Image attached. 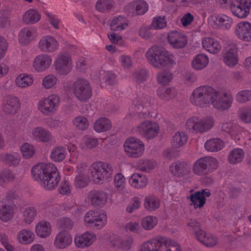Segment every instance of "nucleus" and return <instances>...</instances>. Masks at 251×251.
I'll list each match as a JSON object with an SVG mask.
<instances>
[{"label": "nucleus", "mask_w": 251, "mask_h": 251, "mask_svg": "<svg viewBox=\"0 0 251 251\" xmlns=\"http://www.w3.org/2000/svg\"><path fill=\"white\" fill-rule=\"evenodd\" d=\"M89 178L83 173L76 176L75 178L74 185L77 188H82L88 185Z\"/></svg>", "instance_id": "bf43d9fd"}, {"label": "nucleus", "mask_w": 251, "mask_h": 251, "mask_svg": "<svg viewBox=\"0 0 251 251\" xmlns=\"http://www.w3.org/2000/svg\"><path fill=\"white\" fill-rule=\"evenodd\" d=\"M168 41L173 48L177 49L184 48L188 42L187 36L177 31H173L168 34Z\"/></svg>", "instance_id": "5701e85b"}, {"label": "nucleus", "mask_w": 251, "mask_h": 251, "mask_svg": "<svg viewBox=\"0 0 251 251\" xmlns=\"http://www.w3.org/2000/svg\"><path fill=\"white\" fill-rule=\"evenodd\" d=\"M59 44L52 36L45 35L42 37L37 44V48L44 52H52L58 49Z\"/></svg>", "instance_id": "412c9836"}, {"label": "nucleus", "mask_w": 251, "mask_h": 251, "mask_svg": "<svg viewBox=\"0 0 251 251\" xmlns=\"http://www.w3.org/2000/svg\"><path fill=\"white\" fill-rule=\"evenodd\" d=\"M31 133L32 137L39 142L47 143L52 139L50 132L43 126H39L33 128Z\"/></svg>", "instance_id": "7c9ffc66"}, {"label": "nucleus", "mask_w": 251, "mask_h": 251, "mask_svg": "<svg viewBox=\"0 0 251 251\" xmlns=\"http://www.w3.org/2000/svg\"><path fill=\"white\" fill-rule=\"evenodd\" d=\"M225 64L229 68H233L238 63V48L236 45H229L225 50L223 55Z\"/></svg>", "instance_id": "aec40b11"}, {"label": "nucleus", "mask_w": 251, "mask_h": 251, "mask_svg": "<svg viewBox=\"0 0 251 251\" xmlns=\"http://www.w3.org/2000/svg\"><path fill=\"white\" fill-rule=\"evenodd\" d=\"M36 33L35 29L26 28L21 30L19 34V41L24 45L28 44L36 37Z\"/></svg>", "instance_id": "4c0bfd02"}, {"label": "nucleus", "mask_w": 251, "mask_h": 251, "mask_svg": "<svg viewBox=\"0 0 251 251\" xmlns=\"http://www.w3.org/2000/svg\"><path fill=\"white\" fill-rule=\"evenodd\" d=\"M128 183L132 187L142 190L147 187L149 180L147 175L140 173H134L129 176Z\"/></svg>", "instance_id": "b1692460"}, {"label": "nucleus", "mask_w": 251, "mask_h": 251, "mask_svg": "<svg viewBox=\"0 0 251 251\" xmlns=\"http://www.w3.org/2000/svg\"><path fill=\"white\" fill-rule=\"evenodd\" d=\"M133 243L131 237L121 241L119 237H115L111 241V245L123 251H128L130 249Z\"/></svg>", "instance_id": "79ce46f5"}, {"label": "nucleus", "mask_w": 251, "mask_h": 251, "mask_svg": "<svg viewBox=\"0 0 251 251\" xmlns=\"http://www.w3.org/2000/svg\"><path fill=\"white\" fill-rule=\"evenodd\" d=\"M35 238L34 233L26 228H22L17 233L16 239L17 242L23 245H27L32 243Z\"/></svg>", "instance_id": "c85d7f7f"}, {"label": "nucleus", "mask_w": 251, "mask_h": 251, "mask_svg": "<svg viewBox=\"0 0 251 251\" xmlns=\"http://www.w3.org/2000/svg\"><path fill=\"white\" fill-rule=\"evenodd\" d=\"M20 156L18 153L0 154V161L5 162L10 165H15L19 163Z\"/></svg>", "instance_id": "864d4df0"}, {"label": "nucleus", "mask_w": 251, "mask_h": 251, "mask_svg": "<svg viewBox=\"0 0 251 251\" xmlns=\"http://www.w3.org/2000/svg\"><path fill=\"white\" fill-rule=\"evenodd\" d=\"M84 222L87 226L93 224L95 226L101 228L106 224L107 216L102 211L90 210L85 214Z\"/></svg>", "instance_id": "dca6fc26"}, {"label": "nucleus", "mask_w": 251, "mask_h": 251, "mask_svg": "<svg viewBox=\"0 0 251 251\" xmlns=\"http://www.w3.org/2000/svg\"><path fill=\"white\" fill-rule=\"evenodd\" d=\"M73 242L71 233L67 230H61L55 236L54 246L59 249H65L70 246Z\"/></svg>", "instance_id": "393cba45"}, {"label": "nucleus", "mask_w": 251, "mask_h": 251, "mask_svg": "<svg viewBox=\"0 0 251 251\" xmlns=\"http://www.w3.org/2000/svg\"><path fill=\"white\" fill-rule=\"evenodd\" d=\"M237 102L241 103H245L251 100V90L244 89L239 91L235 97Z\"/></svg>", "instance_id": "680f3d73"}, {"label": "nucleus", "mask_w": 251, "mask_h": 251, "mask_svg": "<svg viewBox=\"0 0 251 251\" xmlns=\"http://www.w3.org/2000/svg\"><path fill=\"white\" fill-rule=\"evenodd\" d=\"M209 24L215 28L229 29L233 21L231 17L225 14L214 15L208 19Z\"/></svg>", "instance_id": "6ab92c4d"}, {"label": "nucleus", "mask_w": 251, "mask_h": 251, "mask_svg": "<svg viewBox=\"0 0 251 251\" xmlns=\"http://www.w3.org/2000/svg\"><path fill=\"white\" fill-rule=\"evenodd\" d=\"M211 99L210 104L213 107L220 111H225L228 109L231 105L233 98L230 93L224 92L220 95L216 91V96Z\"/></svg>", "instance_id": "2eb2a0df"}, {"label": "nucleus", "mask_w": 251, "mask_h": 251, "mask_svg": "<svg viewBox=\"0 0 251 251\" xmlns=\"http://www.w3.org/2000/svg\"><path fill=\"white\" fill-rule=\"evenodd\" d=\"M232 14L239 19H245L251 12V0H237L230 4Z\"/></svg>", "instance_id": "ddd939ff"}, {"label": "nucleus", "mask_w": 251, "mask_h": 251, "mask_svg": "<svg viewBox=\"0 0 251 251\" xmlns=\"http://www.w3.org/2000/svg\"><path fill=\"white\" fill-rule=\"evenodd\" d=\"M37 214V209L33 206L25 208L22 213V221L27 225L31 224L35 220Z\"/></svg>", "instance_id": "37998d69"}, {"label": "nucleus", "mask_w": 251, "mask_h": 251, "mask_svg": "<svg viewBox=\"0 0 251 251\" xmlns=\"http://www.w3.org/2000/svg\"><path fill=\"white\" fill-rule=\"evenodd\" d=\"M53 65L57 73L60 75L69 74L73 67L70 53L66 51L59 53L54 59Z\"/></svg>", "instance_id": "f8f14e48"}, {"label": "nucleus", "mask_w": 251, "mask_h": 251, "mask_svg": "<svg viewBox=\"0 0 251 251\" xmlns=\"http://www.w3.org/2000/svg\"><path fill=\"white\" fill-rule=\"evenodd\" d=\"M58 81V79L53 75L50 74L46 76L42 81V85L46 89L54 88Z\"/></svg>", "instance_id": "4d7b16f0"}, {"label": "nucleus", "mask_w": 251, "mask_h": 251, "mask_svg": "<svg viewBox=\"0 0 251 251\" xmlns=\"http://www.w3.org/2000/svg\"><path fill=\"white\" fill-rule=\"evenodd\" d=\"M218 167V161L212 156L201 157L193 164V173L199 176L205 175L216 170Z\"/></svg>", "instance_id": "1a4fd4ad"}, {"label": "nucleus", "mask_w": 251, "mask_h": 251, "mask_svg": "<svg viewBox=\"0 0 251 251\" xmlns=\"http://www.w3.org/2000/svg\"><path fill=\"white\" fill-rule=\"evenodd\" d=\"M88 198L94 205H101L106 203L107 200L106 194L103 191H92Z\"/></svg>", "instance_id": "a19ab883"}, {"label": "nucleus", "mask_w": 251, "mask_h": 251, "mask_svg": "<svg viewBox=\"0 0 251 251\" xmlns=\"http://www.w3.org/2000/svg\"><path fill=\"white\" fill-rule=\"evenodd\" d=\"M173 79V74L167 71L158 73L156 75V80L158 84L166 86L170 83Z\"/></svg>", "instance_id": "8fccbe9b"}, {"label": "nucleus", "mask_w": 251, "mask_h": 251, "mask_svg": "<svg viewBox=\"0 0 251 251\" xmlns=\"http://www.w3.org/2000/svg\"><path fill=\"white\" fill-rule=\"evenodd\" d=\"M234 33L241 40L251 41V23L248 21L240 22L235 26Z\"/></svg>", "instance_id": "4be33fe9"}, {"label": "nucleus", "mask_w": 251, "mask_h": 251, "mask_svg": "<svg viewBox=\"0 0 251 251\" xmlns=\"http://www.w3.org/2000/svg\"><path fill=\"white\" fill-rule=\"evenodd\" d=\"M74 94L80 100H86L92 95V90L88 81L79 79L75 82L73 88Z\"/></svg>", "instance_id": "4468645a"}, {"label": "nucleus", "mask_w": 251, "mask_h": 251, "mask_svg": "<svg viewBox=\"0 0 251 251\" xmlns=\"http://www.w3.org/2000/svg\"><path fill=\"white\" fill-rule=\"evenodd\" d=\"M15 213L14 206L7 203H3L0 208V220L7 223L11 220Z\"/></svg>", "instance_id": "72a5a7b5"}, {"label": "nucleus", "mask_w": 251, "mask_h": 251, "mask_svg": "<svg viewBox=\"0 0 251 251\" xmlns=\"http://www.w3.org/2000/svg\"><path fill=\"white\" fill-rule=\"evenodd\" d=\"M245 157L244 150L240 148H235L230 151L227 155L228 162L232 165H236L242 162Z\"/></svg>", "instance_id": "58836bf2"}, {"label": "nucleus", "mask_w": 251, "mask_h": 251, "mask_svg": "<svg viewBox=\"0 0 251 251\" xmlns=\"http://www.w3.org/2000/svg\"><path fill=\"white\" fill-rule=\"evenodd\" d=\"M216 91L209 86H201L195 89L190 97L191 103L200 108L208 106Z\"/></svg>", "instance_id": "20e7f679"}, {"label": "nucleus", "mask_w": 251, "mask_h": 251, "mask_svg": "<svg viewBox=\"0 0 251 251\" xmlns=\"http://www.w3.org/2000/svg\"><path fill=\"white\" fill-rule=\"evenodd\" d=\"M221 128L225 131L229 133L236 143L240 140L242 129L238 126L233 125L231 123H225L222 124Z\"/></svg>", "instance_id": "f704fd0d"}, {"label": "nucleus", "mask_w": 251, "mask_h": 251, "mask_svg": "<svg viewBox=\"0 0 251 251\" xmlns=\"http://www.w3.org/2000/svg\"><path fill=\"white\" fill-rule=\"evenodd\" d=\"M113 5L112 0H98L96 4V8L98 11L103 12L111 8Z\"/></svg>", "instance_id": "338daca9"}, {"label": "nucleus", "mask_w": 251, "mask_h": 251, "mask_svg": "<svg viewBox=\"0 0 251 251\" xmlns=\"http://www.w3.org/2000/svg\"><path fill=\"white\" fill-rule=\"evenodd\" d=\"M189 231L196 239L205 246L212 247L218 243L217 237L210 233H207L201 228L199 223L194 220H191L188 223Z\"/></svg>", "instance_id": "423d86ee"}, {"label": "nucleus", "mask_w": 251, "mask_h": 251, "mask_svg": "<svg viewBox=\"0 0 251 251\" xmlns=\"http://www.w3.org/2000/svg\"><path fill=\"white\" fill-rule=\"evenodd\" d=\"M160 131L159 124L152 120L143 121L134 128V131L142 137L151 140L157 137Z\"/></svg>", "instance_id": "9d476101"}, {"label": "nucleus", "mask_w": 251, "mask_h": 251, "mask_svg": "<svg viewBox=\"0 0 251 251\" xmlns=\"http://www.w3.org/2000/svg\"><path fill=\"white\" fill-rule=\"evenodd\" d=\"M208 56L204 53L196 55L191 61V66L195 70H201L205 68L209 64Z\"/></svg>", "instance_id": "c9c22d12"}, {"label": "nucleus", "mask_w": 251, "mask_h": 251, "mask_svg": "<svg viewBox=\"0 0 251 251\" xmlns=\"http://www.w3.org/2000/svg\"><path fill=\"white\" fill-rule=\"evenodd\" d=\"M73 125L78 129L85 130L89 126V122L87 119L83 116L75 117L73 120Z\"/></svg>", "instance_id": "13d9d810"}, {"label": "nucleus", "mask_w": 251, "mask_h": 251, "mask_svg": "<svg viewBox=\"0 0 251 251\" xmlns=\"http://www.w3.org/2000/svg\"><path fill=\"white\" fill-rule=\"evenodd\" d=\"M34 231L37 237L45 239L51 235L52 229L51 224L49 221L42 220L35 225Z\"/></svg>", "instance_id": "bb28decb"}, {"label": "nucleus", "mask_w": 251, "mask_h": 251, "mask_svg": "<svg viewBox=\"0 0 251 251\" xmlns=\"http://www.w3.org/2000/svg\"><path fill=\"white\" fill-rule=\"evenodd\" d=\"M239 119L245 123H251V107L241 109L238 114Z\"/></svg>", "instance_id": "774afa93"}, {"label": "nucleus", "mask_w": 251, "mask_h": 251, "mask_svg": "<svg viewBox=\"0 0 251 251\" xmlns=\"http://www.w3.org/2000/svg\"><path fill=\"white\" fill-rule=\"evenodd\" d=\"M138 251H182L174 240L166 237H157L143 242Z\"/></svg>", "instance_id": "f03ea898"}, {"label": "nucleus", "mask_w": 251, "mask_h": 251, "mask_svg": "<svg viewBox=\"0 0 251 251\" xmlns=\"http://www.w3.org/2000/svg\"><path fill=\"white\" fill-rule=\"evenodd\" d=\"M123 150L128 157L138 158L144 155L145 152V145L140 138L130 136L125 140Z\"/></svg>", "instance_id": "6e6552de"}, {"label": "nucleus", "mask_w": 251, "mask_h": 251, "mask_svg": "<svg viewBox=\"0 0 251 251\" xmlns=\"http://www.w3.org/2000/svg\"><path fill=\"white\" fill-rule=\"evenodd\" d=\"M167 26V22L165 16H157L154 17L151 22V28L160 29Z\"/></svg>", "instance_id": "0e129e2a"}, {"label": "nucleus", "mask_w": 251, "mask_h": 251, "mask_svg": "<svg viewBox=\"0 0 251 251\" xmlns=\"http://www.w3.org/2000/svg\"><path fill=\"white\" fill-rule=\"evenodd\" d=\"M34 82V78L32 75L22 73L15 78V83L19 88H25L31 86Z\"/></svg>", "instance_id": "e433bc0d"}, {"label": "nucleus", "mask_w": 251, "mask_h": 251, "mask_svg": "<svg viewBox=\"0 0 251 251\" xmlns=\"http://www.w3.org/2000/svg\"><path fill=\"white\" fill-rule=\"evenodd\" d=\"M112 124L111 120L105 117L98 118L94 123L93 129L97 133H103L111 129Z\"/></svg>", "instance_id": "2f4dec72"}, {"label": "nucleus", "mask_w": 251, "mask_h": 251, "mask_svg": "<svg viewBox=\"0 0 251 251\" xmlns=\"http://www.w3.org/2000/svg\"><path fill=\"white\" fill-rule=\"evenodd\" d=\"M109 25L113 31H122L127 28L129 21L125 16L119 15L113 18L110 21Z\"/></svg>", "instance_id": "c756f323"}, {"label": "nucleus", "mask_w": 251, "mask_h": 251, "mask_svg": "<svg viewBox=\"0 0 251 251\" xmlns=\"http://www.w3.org/2000/svg\"><path fill=\"white\" fill-rule=\"evenodd\" d=\"M131 6L135 7V12L137 15H143L146 13L149 9L148 3L142 0L135 1L130 4Z\"/></svg>", "instance_id": "6e6d98bb"}, {"label": "nucleus", "mask_w": 251, "mask_h": 251, "mask_svg": "<svg viewBox=\"0 0 251 251\" xmlns=\"http://www.w3.org/2000/svg\"><path fill=\"white\" fill-rule=\"evenodd\" d=\"M145 56L151 65L158 69L175 63L173 55L158 46H153L149 48Z\"/></svg>", "instance_id": "7ed1b4c3"}, {"label": "nucleus", "mask_w": 251, "mask_h": 251, "mask_svg": "<svg viewBox=\"0 0 251 251\" xmlns=\"http://www.w3.org/2000/svg\"><path fill=\"white\" fill-rule=\"evenodd\" d=\"M158 219L153 216H147L143 218L141 222L142 227L146 230H151L158 224Z\"/></svg>", "instance_id": "3c124183"}, {"label": "nucleus", "mask_w": 251, "mask_h": 251, "mask_svg": "<svg viewBox=\"0 0 251 251\" xmlns=\"http://www.w3.org/2000/svg\"><path fill=\"white\" fill-rule=\"evenodd\" d=\"M20 100L17 97L9 96L3 101L2 109L6 113L14 114L20 109Z\"/></svg>", "instance_id": "cd10ccee"}, {"label": "nucleus", "mask_w": 251, "mask_h": 251, "mask_svg": "<svg viewBox=\"0 0 251 251\" xmlns=\"http://www.w3.org/2000/svg\"><path fill=\"white\" fill-rule=\"evenodd\" d=\"M90 175L92 181L96 184H103L109 182L112 176V170L106 162L98 161L90 167Z\"/></svg>", "instance_id": "39448f33"}, {"label": "nucleus", "mask_w": 251, "mask_h": 251, "mask_svg": "<svg viewBox=\"0 0 251 251\" xmlns=\"http://www.w3.org/2000/svg\"><path fill=\"white\" fill-rule=\"evenodd\" d=\"M225 146L224 142L219 138H212L207 141L204 144L205 149L215 152L221 150Z\"/></svg>", "instance_id": "c03bdc74"}, {"label": "nucleus", "mask_w": 251, "mask_h": 251, "mask_svg": "<svg viewBox=\"0 0 251 251\" xmlns=\"http://www.w3.org/2000/svg\"><path fill=\"white\" fill-rule=\"evenodd\" d=\"M98 140L97 138L85 137L83 138L80 147L82 149H91L98 146Z\"/></svg>", "instance_id": "e2e57ef3"}, {"label": "nucleus", "mask_w": 251, "mask_h": 251, "mask_svg": "<svg viewBox=\"0 0 251 251\" xmlns=\"http://www.w3.org/2000/svg\"><path fill=\"white\" fill-rule=\"evenodd\" d=\"M41 19L40 14L35 10L30 9L23 15V20L27 24H35Z\"/></svg>", "instance_id": "49530a36"}, {"label": "nucleus", "mask_w": 251, "mask_h": 251, "mask_svg": "<svg viewBox=\"0 0 251 251\" xmlns=\"http://www.w3.org/2000/svg\"><path fill=\"white\" fill-rule=\"evenodd\" d=\"M187 141V136L184 132H177L173 136L171 144L175 148L182 147Z\"/></svg>", "instance_id": "de8ad7c7"}, {"label": "nucleus", "mask_w": 251, "mask_h": 251, "mask_svg": "<svg viewBox=\"0 0 251 251\" xmlns=\"http://www.w3.org/2000/svg\"><path fill=\"white\" fill-rule=\"evenodd\" d=\"M52 63V59L50 55L47 53H40L34 58L32 66L35 72L42 73L47 71Z\"/></svg>", "instance_id": "a211bd4d"}, {"label": "nucleus", "mask_w": 251, "mask_h": 251, "mask_svg": "<svg viewBox=\"0 0 251 251\" xmlns=\"http://www.w3.org/2000/svg\"><path fill=\"white\" fill-rule=\"evenodd\" d=\"M20 151L24 158L31 157L35 152L34 146L28 143H24L20 147Z\"/></svg>", "instance_id": "5fc2aeb1"}, {"label": "nucleus", "mask_w": 251, "mask_h": 251, "mask_svg": "<svg viewBox=\"0 0 251 251\" xmlns=\"http://www.w3.org/2000/svg\"><path fill=\"white\" fill-rule=\"evenodd\" d=\"M60 98L56 94H51L41 99L37 103V109L43 115L48 116L55 113L58 109Z\"/></svg>", "instance_id": "9b49d317"}, {"label": "nucleus", "mask_w": 251, "mask_h": 251, "mask_svg": "<svg viewBox=\"0 0 251 251\" xmlns=\"http://www.w3.org/2000/svg\"><path fill=\"white\" fill-rule=\"evenodd\" d=\"M214 124V118L211 116L203 118L193 116L187 120L185 126L192 132L204 133L210 130Z\"/></svg>", "instance_id": "0eeeda50"}, {"label": "nucleus", "mask_w": 251, "mask_h": 251, "mask_svg": "<svg viewBox=\"0 0 251 251\" xmlns=\"http://www.w3.org/2000/svg\"><path fill=\"white\" fill-rule=\"evenodd\" d=\"M187 165L183 162H174L170 167V171L175 176L180 177L185 174Z\"/></svg>", "instance_id": "09e8293b"}, {"label": "nucleus", "mask_w": 251, "mask_h": 251, "mask_svg": "<svg viewBox=\"0 0 251 251\" xmlns=\"http://www.w3.org/2000/svg\"><path fill=\"white\" fill-rule=\"evenodd\" d=\"M158 94L162 99L168 101L174 98L177 92L174 88L168 87L164 89L162 92L158 91Z\"/></svg>", "instance_id": "69168bd1"}, {"label": "nucleus", "mask_w": 251, "mask_h": 251, "mask_svg": "<svg viewBox=\"0 0 251 251\" xmlns=\"http://www.w3.org/2000/svg\"><path fill=\"white\" fill-rule=\"evenodd\" d=\"M97 240V235L93 231H87L76 233L74 238L75 247L79 249H86L92 246Z\"/></svg>", "instance_id": "f3484780"}, {"label": "nucleus", "mask_w": 251, "mask_h": 251, "mask_svg": "<svg viewBox=\"0 0 251 251\" xmlns=\"http://www.w3.org/2000/svg\"><path fill=\"white\" fill-rule=\"evenodd\" d=\"M201 45L206 51L214 54L219 53L222 49V45L218 40L209 36L202 38Z\"/></svg>", "instance_id": "a878e982"}, {"label": "nucleus", "mask_w": 251, "mask_h": 251, "mask_svg": "<svg viewBox=\"0 0 251 251\" xmlns=\"http://www.w3.org/2000/svg\"><path fill=\"white\" fill-rule=\"evenodd\" d=\"M33 178L40 181L45 189L51 190L58 185L60 178L56 167L51 163H39L32 168Z\"/></svg>", "instance_id": "f257e3e1"}, {"label": "nucleus", "mask_w": 251, "mask_h": 251, "mask_svg": "<svg viewBox=\"0 0 251 251\" xmlns=\"http://www.w3.org/2000/svg\"><path fill=\"white\" fill-rule=\"evenodd\" d=\"M157 166V162L153 159H141L136 163L137 168L144 172L150 173Z\"/></svg>", "instance_id": "ea45409f"}, {"label": "nucleus", "mask_w": 251, "mask_h": 251, "mask_svg": "<svg viewBox=\"0 0 251 251\" xmlns=\"http://www.w3.org/2000/svg\"><path fill=\"white\" fill-rule=\"evenodd\" d=\"M160 205V201L154 195H149L145 197L144 206L149 211H153L158 209Z\"/></svg>", "instance_id": "a18cd8bd"}, {"label": "nucleus", "mask_w": 251, "mask_h": 251, "mask_svg": "<svg viewBox=\"0 0 251 251\" xmlns=\"http://www.w3.org/2000/svg\"><path fill=\"white\" fill-rule=\"evenodd\" d=\"M210 195V193L208 190H203L202 191H199L192 194L190 200L192 204L195 208L202 207L206 202V198Z\"/></svg>", "instance_id": "473e14b6"}, {"label": "nucleus", "mask_w": 251, "mask_h": 251, "mask_svg": "<svg viewBox=\"0 0 251 251\" xmlns=\"http://www.w3.org/2000/svg\"><path fill=\"white\" fill-rule=\"evenodd\" d=\"M67 154L65 148L58 146L55 147L52 150L50 153V158L55 162H60L63 160Z\"/></svg>", "instance_id": "603ef678"}, {"label": "nucleus", "mask_w": 251, "mask_h": 251, "mask_svg": "<svg viewBox=\"0 0 251 251\" xmlns=\"http://www.w3.org/2000/svg\"><path fill=\"white\" fill-rule=\"evenodd\" d=\"M126 184V177L121 173H116L113 177V184L118 190H122L125 188Z\"/></svg>", "instance_id": "052dcab7"}]
</instances>
